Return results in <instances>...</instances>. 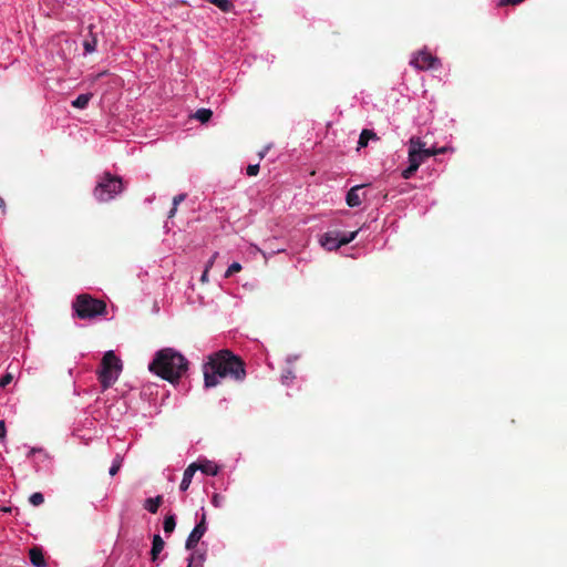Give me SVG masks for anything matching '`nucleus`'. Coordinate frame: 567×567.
Masks as SVG:
<instances>
[{
    "label": "nucleus",
    "mask_w": 567,
    "mask_h": 567,
    "mask_svg": "<svg viewBox=\"0 0 567 567\" xmlns=\"http://www.w3.org/2000/svg\"><path fill=\"white\" fill-rule=\"evenodd\" d=\"M525 0H499L498 1V6L501 7H504V6H517L522 2H524Z\"/></svg>",
    "instance_id": "obj_30"
},
{
    "label": "nucleus",
    "mask_w": 567,
    "mask_h": 567,
    "mask_svg": "<svg viewBox=\"0 0 567 567\" xmlns=\"http://www.w3.org/2000/svg\"><path fill=\"white\" fill-rule=\"evenodd\" d=\"M0 208H1L2 210H4V208H6V204H4V200H3V198H2V197H0Z\"/></svg>",
    "instance_id": "obj_39"
},
{
    "label": "nucleus",
    "mask_w": 567,
    "mask_h": 567,
    "mask_svg": "<svg viewBox=\"0 0 567 567\" xmlns=\"http://www.w3.org/2000/svg\"><path fill=\"white\" fill-rule=\"evenodd\" d=\"M73 308L81 319H91L103 315L105 303L101 300L93 299L87 295H81L76 298Z\"/></svg>",
    "instance_id": "obj_6"
},
{
    "label": "nucleus",
    "mask_w": 567,
    "mask_h": 567,
    "mask_svg": "<svg viewBox=\"0 0 567 567\" xmlns=\"http://www.w3.org/2000/svg\"><path fill=\"white\" fill-rule=\"evenodd\" d=\"M123 190L122 179L117 176H113L110 173H105L97 181L94 188V197L103 203L113 199L115 196L121 194Z\"/></svg>",
    "instance_id": "obj_4"
},
{
    "label": "nucleus",
    "mask_w": 567,
    "mask_h": 567,
    "mask_svg": "<svg viewBox=\"0 0 567 567\" xmlns=\"http://www.w3.org/2000/svg\"><path fill=\"white\" fill-rule=\"evenodd\" d=\"M410 65L420 71L425 68V48L420 49L412 55Z\"/></svg>",
    "instance_id": "obj_14"
},
{
    "label": "nucleus",
    "mask_w": 567,
    "mask_h": 567,
    "mask_svg": "<svg viewBox=\"0 0 567 567\" xmlns=\"http://www.w3.org/2000/svg\"><path fill=\"white\" fill-rule=\"evenodd\" d=\"M30 561L34 567H47L45 558L43 553L38 547H32L29 550Z\"/></svg>",
    "instance_id": "obj_13"
},
{
    "label": "nucleus",
    "mask_w": 567,
    "mask_h": 567,
    "mask_svg": "<svg viewBox=\"0 0 567 567\" xmlns=\"http://www.w3.org/2000/svg\"><path fill=\"white\" fill-rule=\"evenodd\" d=\"M121 370V360L113 351H107L102 359L101 369L99 370V381L104 390L109 389L116 382Z\"/></svg>",
    "instance_id": "obj_3"
},
{
    "label": "nucleus",
    "mask_w": 567,
    "mask_h": 567,
    "mask_svg": "<svg viewBox=\"0 0 567 567\" xmlns=\"http://www.w3.org/2000/svg\"><path fill=\"white\" fill-rule=\"evenodd\" d=\"M259 172V164H250L247 166V175L256 176Z\"/></svg>",
    "instance_id": "obj_28"
},
{
    "label": "nucleus",
    "mask_w": 567,
    "mask_h": 567,
    "mask_svg": "<svg viewBox=\"0 0 567 567\" xmlns=\"http://www.w3.org/2000/svg\"><path fill=\"white\" fill-rule=\"evenodd\" d=\"M190 554L187 558V567H203L204 565V561H205V558H206V554L205 551H200L198 549H193V550H189Z\"/></svg>",
    "instance_id": "obj_12"
},
{
    "label": "nucleus",
    "mask_w": 567,
    "mask_h": 567,
    "mask_svg": "<svg viewBox=\"0 0 567 567\" xmlns=\"http://www.w3.org/2000/svg\"><path fill=\"white\" fill-rule=\"evenodd\" d=\"M12 380V377L10 374H6L1 380H0V386H6L8 383H10Z\"/></svg>",
    "instance_id": "obj_33"
},
{
    "label": "nucleus",
    "mask_w": 567,
    "mask_h": 567,
    "mask_svg": "<svg viewBox=\"0 0 567 567\" xmlns=\"http://www.w3.org/2000/svg\"><path fill=\"white\" fill-rule=\"evenodd\" d=\"M186 198L185 194H178L173 198V205L177 207Z\"/></svg>",
    "instance_id": "obj_32"
},
{
    "label": "nucleus",
    "mask_w": 567,
    "mask_h": 567,
    "mask_svg": "<svg viewBox=\"0 0 567 567\" xmlns=\"http://www.w3.org/2000/svg\"><path fill=\"white\" fill-rule=\"evenodd\" d=\"M92 96V93L80 94L75 100L72 101L71 104L75 109L84 110L89 105Z\"/></svg>",
    "instance_id": "obj_18"
},
{
    "label": "nucleus",
    "mask_w": 567,
    "mask_h": 567,
    "mask_svg": "<svg viewBox=\"0 0 567 567\" xmlns=\"http://www.w3.org/2000/svg\"><path fill=\"white\" fill-rule=\"evenodd\" d=\"M165 543L163 538L159 535H154L153 542H152V549H151V556L152 560L156 561L158 555L164 549Z\"/></svg>",
    "instance_id": "obj_16"
},
{
    "label": "nucleus",
    "mask_w": 567,
    "mask_h": 567,
    "mask_svg": "<svg viewBox=\"0 0 567 567\" xmlns=\"http://www.w3.org/2000/svg\"><path fill=\"white\" fill-rule=\"evenodd\" d=\"M359 230L351 233H341L337 230H330L321 235L319 241L320 245L327 250H336L343 245H347L355 239Z\"/></svg>",
    "instance_id": "obj_7"
},
{
    "label": "nucleus",
    "mask_w": 567,
    "mask_h": 567,
    "mask_svg": "<svg viewBox=\"0 0 567 567\" xmlns=\"http://www.w3.org/2000/svg\"><path fill=\"white\" fill-rule=\"evenodd\" d=\"M297 359H298V357H297V355H289V357L287 358V362H288V363H292V362H295Z\"/></svg>",
    "instance_id": "obj_37"
},
{
    "label": "nucleus",
    "mask_w": 567,
    "mask_h": 567,
    "mask_svg": "<svg viewBox=\"0 0 567 567\" xmlns=\"http://www.w3.org/2000/svg\"><path fill=\"white\" fill-rule=\"evenodd\" d=\"M176 210H177V207H175V206L173 205L172 209L169 210V215H168V216H169V217H173V216L175 215Z\"/></svg>",
    "instance_id": "obj_38"
},
{
    "label": "nucleus",
    "mask_w": 567,
    "mask_h": 567,
    "mask_svg": "<svg viewBox=\"0 0 567 567\" xmlns=\"http://www.w3.org/2000/svg\"><path fill=\"white\" fill-rule=\"evenodd\" d=\"M202 471L206 475L215 476L219 472V467L212 461H204L197 464V471Z\"/></svg>",
    "instance_id": "obj_15"
},
{
    "label": "nucleus",
    "mask_w": 567,
    "mask_h": 567,
    "mask_svg": "<svg viewBox=\"0 0 567 567\" xmlns=\"http://www.w3.org/2000/svg\"><path fill=\"white\" fill-rule=\"evenodd\" d=\"M224 498L219 494H214L212 497V504L215 507H220L223 505Z\"/></svg>",
    "instance_id": "obj_31"
},
{
    "label": "nucleus",
    "mask_w": 567,
    "mask_h": 567,
    "mask_svg": "<svg viewBox=\"0 0 567 567\" xmlns=\"http://www.w3.org/2000/svg\"><path fill=\"white\" fill-rule=\"evenodd\" d=\"M29 502L33 506H40L43 504L44 497H43L42 493L35 492V493L31 494Z\"/></svg>",
    "instance_id": "obj_23"
},
{
    "label": "nucleus",
    "mask_w": 567,
    "mask_h": 567,
    "mask_svg": "<svg viewBox=\"0 0 567 567\" xmlns=\"http://www.w3.org/2000/svg\"><path fill=\"white\" fill-rule=\"evenodd\" d=\"M375 133L369 130H363L360 134L358 145L359 147H365L370 138H374Z\"/></svg>",
    "instance_id": "obj_21"
},
{
    "label": "nucleus",
    "mask_w": 567,
    "mask_h": 567,
    "mask_svg": "<svg viewBox=\"0 0 567 567\" xmlns=\"http://www.w3.org/2000/svg\"><path fill=\"white\" fill-rule=\"evenodd\" d=\"M240 270H241V265L237 261H234L233 264H230L228 266V268L225 272V277L228 278Z\"/></svg>",
    "instance_id": "obj_26"
},
{
    "label": "nucleus",
    "mask_w": 567,
    "mask_h": 567,
    "mask_svg": "<svg viewBox=\"0 0 567 567\" xmlns=\"http://www.w3.org/2000/svg\"><path fill=\"white\" fill-rule=\"evenodd\" d=\"M207 1L215 4L223 12H230L234 9V4L229 0H207Z\"/></svg>",
    "instance_id": "obj_20"
},
{
    "label": "nucleus",
    "mask_w": 567,
    "mask_h": 567,
    "mask_svg": "<svg viewBox=\"0 0 567 567\" xmlns=\"http://www.w3.org/2000/svg\"><path fill=\"white\" fill-rule=\"evenodd\" d=\"M148 370L162 379L175 383L178 382L188 371V360L173 348L158 350Z\"/></svg>",
    "instance_id": "obj_2"
},
{
    "label": "nucleus",
    "mask_w": 567,
    "mask_h": 567,
    "mask_svg": "<svg viewBox=\"0 0 567 567\" xmlns=\"http://www.w3.org/2000/svg\"><path fill=\"white\" fill-rule=\"evenodd\" d=\"M97 47L96 35L93 33V25L89 27V34L83 40L84 54H91L95 52Z\"/></svg>",
    "instance_id": "obj_10"
},
{
    "label": "nucleus",
    "mask_w": 567,
    "mask_h": 567,
    "mask_svg": "<svg viewBox=\"0 0 567 567\" xmlns=\"http://www.w3.org/2000/svg\"><path fill=\"white\" fill-rule=\"evenodd\" d=\"M7 430L3 421H0V439L6 436Z\"/></svg>",
    "instance_id": "obj_35"
},
{
    "label": "nucleus",
    "mask_w": 567,
    "mask_h": 567,
    "mask_svg": "<svg viewBox=\"0 0 567 567\" xmlns=\"http://www.w3.org/2000/svg\"><path fill=\"white\" fill-rule=\"evenodd\" d=\"M293 379H295V374L291 369L286 370L281 374V383L285 385H289Z\"/></svg>",
    "instance_id": "obj_27"
},
{
    "label": "nucleus",
    "mask_w": 567,
    "mask_h": 567,
    "mask_svg": "<svg viewBox=\"0 0 567 567\" xmlns=\"http://www.w3.org/2000/svg\"><path fill=\"white\" fill-rule=\"evenodd\" d=\"M217 252L208 260L206 267H208V270L210 269V267L213 266L214 264V260H215V257H216Z\"/></svg>",
    "instance_id": "obj_36"
},
{
    "label": "nucleus",
    "mask_w": 567,
    "mask_h": 567,
    "mask_svg": "<svg viewBox=\"0 0 567 567\" xmlns=\"http://www.w3.org/2000/svg\"><path fill=\"white\" fill-rule=\"evenodd\" d=\"M197 471V464L196 463H192L190 465H188L186 467V470L184 471V474H183V478H182V482H181V485H179V489L182 492H185L188 489L190 483H192V480L194 477V474L196 473Z\"/></svg>",
    "instance_id": "obj_11"
},
{
    "label": "nucleus",
    "mask_w": 567,
    "mask_h": 567,
    "mask_svg": "<svg viewBox=\"0 0 567 567\" xmlns=\"http://www.w3.org/2000/svg\"><path fill=\"white\" fill-rule=\"evenodd\" d=\"M363 185H355L347 193L346 202L349 207H358L363 198Z\"/></svg>",
    "instance_id": "obj_9"
},
{
    "label": "nucleus",
    "mask_w": 567,
    "mask_h": 567,
    "mask_svg": "<svg viewBox=\"0 0 567 567\" xmlns=\"http://www.w3.org/2000/svg\"><path fill=\"white\" fill-rule=\"evenodd\" d=\"M449 151H452V148L449 146H443L440 148L432 146L431 148H427L426 154H427V157H430V156H435L437 154L446 153Z\"/></svg>",
    "instance_id": "obj_24"
},
{
    "label": "nucleus",
    "mask_w": 567,
    "mask_h": 567,
    "mask_svg": "<svg viewBox=\"0 0 567 567\" xmlns=\"http://www.w3.org/2000/svg\"><path fill=\"white\" fill-rule=\"evenodd\" d=\"M196 518H198V520H197L195 527L193 528V530L190 532V534L188 535L186 543H185V548L187 550L195 549L197 547L200 538L207 532L206 513L204 511V507L200 508V514H199V512L196 513Z\"/></svg>",
    "instance_id": "obj_8"
},
{
    "label": "nucleus",
    "mask_w": 567,
    "mask_h": 567,
    "mask_svg": "<svg viewBox=\"0 0 567 567\" xmlns=\"http://www.w3.org/2000/svg\"><path fill=\"white\" fill-rule=\"evenodd\" d=\"M120 467H121V462L117 460H114L109 470L110 475L114 476L120 471Z\"/></svg>",
    "instance_id": "obj_29"
},
{
    "label": "nucleus",
    "mask_w": 567,
    "mask_h": 567,
    "mask_svg": "<svg viewBox=\"0 0 567 567\" xmlns=\"http://www.w3.org/2000/svg\"><path fill=\"white\" fill-rule=\"evenodd\" d=\"M162 502H163V497L161 495H158L156 497L147 498L144 502V508L147 512L155 514V513H157L158 507L161 506Z\"/></svg>",
    "instance_id": "obj_17"
},
{
    "label": "nucleus",
    "mask_w": 567,
    "mask_h": 567,
    "mask_svg": "<svg viewBox=\"0 0 567 567\" xmlns=\"http://www.w3.org/2000/svg\"><path fill=\"white\" fill-rule=\"evenodd\" d=\"M175 526H176V518H175V515H167L165 518H164V523H163V529L164 532L169 535L174 532L175 529Z\"/></svg>",
    "instance_id": "obj_19"
},
{
    "label": "nucleus",
    "mask_w": 567,
    "mask_h": 567,
    "mask_svg": "<svg viewBox=\"0 0 567 567\" xmlns=\"http://www.w3.org/2000/svg\"><path fill=\"white\" fill-rule=\"evenodd\" d=\"M210 116L212 111L208 109H199L195 114V117L203 123L207 122L210 118Z\"/></svg>",
    "instance_id": "obj_22"
},
{
    "label": "nucleus",
    "mask_w": 567,
    "mask_h": 567,
    "mask_svg": "<svg viewBox=\"0 0 567 567\" xmlns=\"http://www.w3.org/2000/svg\"><path fill=\"white\" fill-rule=\"evenodd\" d=\"M203 372L206 388L216 386L225 378L238 382L246 378L244 362L229 350H219L209 354L204 363Z\"/></svg>",
    "instance_id": "obj_1"
},
{
    "label": "nucleus",
    "mask_w": 567,
    "mask_h": 567,
    "mask_svg": "<svg viewBox=\"0 0 567 567\" xmlns=\"http://www.w3.org/2000/svg\"><path fill=\"white\" fill-rule=\"evenodd\" d=\"M208 271H209L208 267H205V270H204V272L200 276V281L204 282V284L208 282Z\"/></svg>",
    "instance_id": "obj_34"
},
{
    "label": "nucleus",
    "mask_w": 567,
    "mask_h": 567,
    "mask_svg": "<svg viewBox=\"0 0 567 567\" xmlns=\"http://www.w3.org/2000/svg\"><path fill=\"white\" fill-rule=\"evenodd\" d=\"M425 159V143L419 136L409 141L408 161L409 166L402 171V177L411 178Z\"/></svg>",
    "instance_id": "obj_5"
},
{
    "label": "nucleus",
    "mask_w": 567,
    "mask_h": 567,
    "mask_svg": "<svg viewBox=\"0 0 567 567\" xmlns=\"http://www.w3.org/2000/svg\"><path fill=\"white\" fill-rule=\"evenodd\" d=\"M427 71L429 70H435L441 65L440 60L436 56H433L432 54L427 53Z\"/></svg>",
    "instance_id": "obj_25"
}]
</instances>
